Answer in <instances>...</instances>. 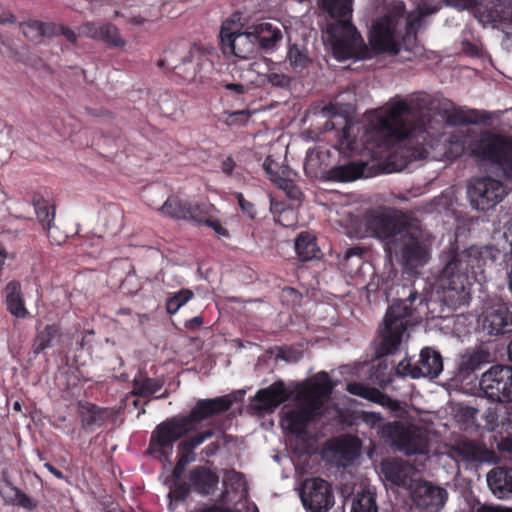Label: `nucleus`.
Listing matches in <instances>:
<instances>
[{"label": "nucleus", "instance_id": "nucleus-1", "mask_svg": "<svg viewBox=\"0 0 512 512\" xmlns=\"http://www.w3.org/2000/svg\"><path fill=\"white\" fill-rule=\"evenodd\" d=\"M433 102L427 96H417L410 100L398 99L387 109L375 113L369 120L368 128L362 130L361 138L354 134L361 128L347 122L341 131L338 148L343 153L362 154L365 150L372 154L375 145L371 140L381 139L383 146L404 158L397 169H402L415 160L429 155L443 125L434 120L430 110Z\"/></svg>", "mask_w": 512, "mask_h": 512}, {"label": "nucleus", "instance_id": "nucleus-2", "mask_svg": "<svg viewBox=\"0 0 512 512\" xmlns=\"http://www.w3.org/2000/svg\"><path fill=\"white\" fill-rule=\"evenodd\" d=\"M500 257L501 251L493 245L471 246L462 251L451 245L443 250L440 254L443 267L438 280L445 303L454 309L467 305L473 283L484 280L485 267L493 265Z\"/></svg>", "mask_w": 512, "mask_h": 512}, {"label": "nucleus", "instance_id": "nucleus-3", "mask_svg": "<svg viewBox=\"0 0 512 512\" xmlns=\"http://www.w3.org/2000/svg\"><path fill=\"white\" fill-rule=\"evenodd\" d=\"M245 390L207 399H199L187 415H176L159 423L152 431L147 453L158 460H167L173 453L175 443L199 425L227 412L234 403L241 402Z\"/></svg>", "mask_w": 512, "mask_h": 512}, {"label": "nucleus", "instance_id": "nucleus-4", "mask_svg": "<svg viewBox=\"0 0 512 512\" xmlns=\"http://www.w3.org/2000/svg\"><path fill=\"white\" fill-rule=\"evenodd\" d=\"M395 294L393 303L388 306L380 329V342L376 355L381 358L396 353L404 339L408 327L422 320L425 297L412 283L395 284L391 288Z\"/></svg>", "mask_w": 512, "mask_h": 512}, {"label": "nucleus", "instance_id": "nucleus-5", "mask_svg": "<svg viewBox=\"0 0 512 512\" xmlns=\"http://www.w3.org/2000/svg\"><path fill=\"white\" fill-rule=\"evenodd\" d=\"M354 0H318L319 8L330 21L326 23L325 32L331 45L333 56L337 60L351 58L365 59L368 48L352 23Z\"/></svg>", "mask_w": 512, "mask_h": 512}, {"label": "nucleus", "instance_id": "nucleus-6", "mask_svg": "<svg viewBox=\"0 0 512 512\" xmlns=\"http://www.w3.org/2000/svg\"><path fill=\"white\" fill-rule=\"evenodd\" d=\"M403 13L404 2L396 1L386 7L383 16L372 22L368 43L375 54L397 55L400 52L402 43L406 40L401 26Z\"/></svg>", "mask_w": 512, "mask_h": 512}, {"label": "nucleus", "instance_id": "nucleus-7", "mask_svg": "<svg viewBox=\"0 0 512 512\" xmlns=\"http://www.w3.org/2000/svg\"><path fill=\"white\" fill-rule=\"evenodd\" d=\"M470 153L476 160L496 166L512 181V136L484 132L470 144Z\"/></svg>", "mask_w": 512, "mask_h": 512}, {"label": "nucleus", "instance_id": "nucleus-8", "mask_svg": "<svg viewBox=\"0 0 512 512\" xmlns=\"http://www.w3.org/2000/svg\"><path fill=\"white\" fill-rule=\"evenodd\" d=\"M245 20L242 13L236 12L223 22L220 30L221 49L225 56L239 59H253L256 43V26L250 25L244 30Z\"/></svg>", "mask_w": 512, "mask_h": 512}, {"label": "nucleus", "instance_id": "nucleus-9", "mask_svg": "<svg viewBox=\"0 0 512 512\" xmlns=\"http://www.w3.org/2000/svg\"><path fill=\"white\" fill-rule=\"evenodd\" d=\"M393 246L395 253L400 256L401 264L409 271L423 267L430 259V246L422 232L412 226L398 238Z\"/></svg>", "mask_w": 512, "mask_h": 512}, {"label": "nucleus", "instance_id": "nucleus-10", "mask_svg": "<svg viewBox=\"0 0 512 512\" xmlns=\"http://www.w3.org/2000/svg\"><path fill=\"white\" fill-rule=\"evenodd\" d=\"M165 56L158 60L159 68H168L172 71L177 81H193L199 71V65L203 52L200 47L193 45L189 48L176 52L166 50Z\"/></svg>", "mask_w": 512, "mask_h": 512}, {"label": "nucleus", "instance_id": "nucleus-11", "mask_svg": "<svg viewBox=\"0 0 512 512\" xmlns=\"http://www.w3.org/2000/svg\"><path fill=\"white\" fill-rule=\"evenodd\" d=\"M479 386L485 397L494 403L512 402V366L494 365L484 372Z\"/></svg>", "mask_w": 512, "mask_h": 512}, {"label": "nucleus", "instance_id": "nucleus-12", "mask_svg": "<svg viewBox=\"0 0 512 512\" xmlns=\"http://www.w3.org/2000/svg\"><path fill=\"white\" fill-rule=\"evenodd\" d=\"M504 184L492 177H478L469 181L467 195L471 206L479 211L494 208L506 196Z\"/></svg>", "mask_w": 512, "mask_h": 512}, {"label": "nucleus", "instance_id": "nucleus-13", "mask_svg": "<svg viewBox=\"0 0 512 512\" xmlns=\"http://www.w3.org/2000/svg\"><path fill=\"white\" fill-rule=\"evenodd\" d=\"M384 429V435L391 440L400 452L406 455L426 452L427 438L417 426L394 421L388 422Z\"/></svg>", "mask_w": 512, "mask_h": 512}, {"label": "nucleus", "instance_id": "nucleus-14", "mask_svg": "<svg viewBox=\"0 0 512 512\" xmlns=\"http://www.w3.org/2000/svg\"><path fill=\"white\" fill-rule=\"evenodd\" d=\"M367 229L377 238L387 240V244L394 245L401 235L410 227V223L402 213L395 211L388 213L372 212L366 216Z\"/></svg>", "mask_w": 512, "mask_h": 512}, {"label": "nucleus", "instance_id": "nucleus-15", "mask_svg": "<svg viewBox=\"0 0 512 512\" xmlns=\"http://www.w3.org/2000/svg\"><path fill=\"white\" fill-rule=\"evenodd\" d=\"M443 370V359L441 354L430 348L425 347L420 351L419 359L412 362L410 358H404L398 363L395 371L400 376H409L412 379L418 378H436Z\"/></svg>", "mask_w": 512, "mask_h": 512}, {"label": "nucleus", "instance_id": "nucleus-16", "mask_svg": "<svg viewBox=\"0 0 512 512\" xmlns=\"http://www.w3.org/2000/svg\"><path fill=\"white\" fill-rule=\"evenodd\" d=\"M300 497L308 512H328L334 505L332 487L322 478L306 480L303 483Z\"/></svg>", "mask_w": 512, "mask_h": 512}, {"label": "nucleus", "instance_id": "nucleus-17", "mask_svg": "<svg viewBox=\"0 0 512 512\" xmlns=\"http://www.w3.org/2000/svg\"><path fill=\"white\" fill-rule=\"evenodd\" d=\"M295 408L284 407L281 425L289 433L301 439L307 435L308 425L320 414V410L303 402Z\"/></svg>", "mask_w": 512, "mask_h": 512}, {"label": "nucleus", "instance_id": "nucleus-18", "mask_svg": "<svg viewBox=\"0 0 512 512\" xmlns=\"http://www.w3.org/2000/svg\"><path fill=\"white\" fill-rule=\"evenodd\" d=\"M447 499L446 489L427 481L418 483L412 492V500L418 512H440Z\"/></svg>", "mask_w": 512, "mask_h": 512}, {"label": "nucleus", "instance_id": "nucleus-19", "mask_svg": "<svg viewBox=\"0 0 512 512\" xmlns=\"http://www.w3.org/2000/svg\"><path fill=\"white\" fill-rule=\"evenodd\" d=\"M186 478L187 498L192 492L203 497L211 496L218 489L219 476L207 466L197 465L192 467Z\"/></svg>", "mask_w": 512, "mask_h": 512}, {"label": "nucleus", "instance_id": "nucleus-20", "mask_svg": "<svg viewBox=\"0 0 512 512\" xmlns=\"http://www.w3.org/2000/svg\"><path fill=\"white\" fill-rule=\"evenodd\" d=\"M483 329L489 335L512 333V304L501 303L487 310Z\"/></svg>", "mask_w": 512, "mask_h": 512}, {"label": "nucleus", "instance_id": "nucleus-21", "mask_svg": "<svg viewBox=\"0 0 512 512\" xmlns=\"http://www.w3.org/2000/svg\"><path fill=\"white\" fill-rule=\"evenodd\" d=\"M490 353L488 351L479 349L473 350L472 352H466L463 354L456 367L454 380L457 383L467 384L471 383L475 379V371L480 369L484 364L490 362Z\"/></svg>", "mask_w": 512, "mask_h": 512}, {"label": "nucleus", "instance_id": "nucleus-22", "mask_svg": "<svg viewBox=\"0 0 512 512\" xmlns=\"http://www.w3.org/2000/svg\"><path fill=\"white\" fill-rule=\"evenodd\" d=\"M81 31L84 36L101 41L110 48H122L126 44L117 26L112 23L85 22Z\"/></svg>", "mask_w": 512, "mask_h": 512}, {"label": "nucleus", "instance_id": "nucleus-23", "mask_svg": "<svg viewBox=\"0 0 512 512\" xmlns=\"http://www.w3.org/2000/svg\"><path fill=\"white\" fill-rule=\"evenodd\" d=\"M334 389V384L327 372L318 373L314 381L304 387L298 394V399L321 410L324 397H328Z\"/></svg>", "mask_w": 512, "mask_h": 512}, {"label": "nucleus", "instance_id": "nucleus-24", "mask_svg": "<svg viewBox=\"0 0 512 512\" xmlns=\"http://www.w3.org/2000/svg\"><path fill=\"white\" fill-rule=\"evenodd\" d=\"M33 205L36 217L46 231L51 244L61 245L64 243L66 239L65 235L59 234L57 237L54 235L57 232V229L54 227L55 206L39 195L34 196Z\"/></svg>", "mask_w": 512, "mask_h": 512}, {"label": "nucleus", "instance_id": "nucleus-25", "mask_svg": "<svg viewBox=\"0 0 512 512\" xmlns=\"http://www.w3.org/2000/svg\"><path fill=\"white\" fill-rule=\"evenodd\" d=\"M439 112L450 126L478 124L488 119V117H484L483 113L479 110L456 108L450 101L442 102L439 107Z\"/></svg>", "mask_w": 512, "mask_h": 512}, {"label": "nucleus", "instance_id": "nucleus-26", "mask_svg": "<svg viewBox=\"0 0 512 512\" xmlns=\"http://www.w3.org/2000/svg\"><path fill=\"white\" fill-rule=\"evenodd\" d=\"M248 495L246 481L243 475L235 470L225 473L223 478V490L219 495L222 503H240Z\"/></svg>", "mask_w": 512, "mask_h": 512}, {"label": "nucleus", "instance_id": "nucleus-27", "mask_svg": "<svg viewBox=\"0 0 512 512\" xmlns=\"http://www.w3.org/2000/svg\"><path fill=\"white\" fill-rule=\"evenodd\" d=\"M366 166L363 161L336 165L325 171L324 178L331 182H352L364 176Z\"/></svg>", "mask_w": 512, "mask_h": 512}, {"label": "nucleus", "instance_id": "nucleus-28", "mask_svg": "<svg viewBox=\"0 0 512 512\" xmlns=\"http://www.w3.org/2000/svg\"><path fill=\"white\" fill-rule=\"evenodd\" d=\"M4 291L7 311L19 319L29 318L31 315L25 307L21 283L12 280L6 284Z\"/></svg>", "mask_w": 512, "mask_h": 512}, {"label": "nucleus", "instance_id": "nucleus-29", "mask_svg": "<svg viewBox=\"0 0 512 512\" xmlns=\"http://www.w3.org/2000/svg\"><path fill=\"white\" fill-rule=\"evenodd\" d=\"M384 478L392 485L406 487L411 476V467L400 459L384 460L380 466Z\"/></svg>", "mask_w": 512, "mask_h": 512}, {"label": "nucleus", "instance_id": "nucleus-30", "mask_svg": "<svg viewBox=\"0 0 512 512\" xmlns=\"http://www.w3.org/2000/svg\"><path fill=\"white\" fill-rule=\"evenodd\" d=\"M78 414L81 419V427L87 431L94 426H103L109 417V409L87 401H79Z\"/></svg>", "mask_w": 512, "mask_h": 512}, {"label": "nucleus", "instance_id": "nucleus-31", "mask_svg": "<svg viewBox=\"0 0 512 512\" xmlns=\"http://www.w3.org/2000/svg\"><path fill=\"white\" fill-rule=\"evenodd\" d=\"M487 483L497 497H508L512 494V469L494 468L487 475Z\"/></svg>", "mask_w": 512, "mask_h": 512}, {"label": "nucleus", "instance_id": "nucleus-32", "mask_svg": "<svg viewBox=\"0 0 512 512\" xmlns=\"http://www.w3.org/2000/svg\"><path fill=\"white\" fill-rule=\"evenodd\" d=\"M295 252L302 262L320 259L322 257L316 236L308 231H303L296 237Z\"/></svg>", "mask_w": 512, "mask_h": 512}, {"label": "nucleus", "instance_id": "nucleus-33", "mask_svg": "<svg viewBox=\"0 0 512 512\" xmlns=\"http://www.w3.org/2000/svg\"><path fill=\"white\" fill-rule=\"evenodd\" d=\"M165 381L159 378H150L144 370H139L132 380L131 395L150 397L164 386Z\"/></svg>", "mask_w": 512, "mask_h": 512}, {"label": "nucleus", "instance_id": "nucleus-34", "mask_svg": "<svg viewBox=\"0 0 512 512\" xmlns=\"http://www.w3.org/2000/svg\"><path fill=\"white\" fill-rule=\"evenodd\" d=\"M186 467L187 466H185V464L176 461V464L172 469L168 493V498L170 499V502H184L187 500V478H183Z\"/></svg>", "mask_w": 512, "mask_h": 512}, {"label": "nucleus", "instance_id": "nucleus-35", "mask_svg": "<svg viewBox=\"0 0 512 512\" xmlns=\"http://www.w3.org/2000/svg\"><path fill=\"white\" fill-rule=\"evenodd\" d=\"M62 337V329L58 324H48L39 330L33 340L34 354H40L44 350L54 346Z\"/></svg>", "mask_w": 512, "mask_h": 512}, {"label": "nucleus", "instance_id": "nucleus-36", "mask_svg": "<svg viewBox=\"0 0 512 512\" xmlns=\"http://www.w3.org/2000/svg\"><path fill=\"white\" fill-rule=\"evenodd\" d=\"M346 390L352 395L359 396L382 406H389L391 402V399L388 395L375 387H371L361 382L348 383Z\"/></svg>", "mask_w": 512, "mask_h": 512}, {"label": "nucleus", "instance_id": "nucleus-37", "mask_svg": "<svg viewBox=\"0 0 512 512\" xmlns=\"http://www.w3.org/2000/svg\"><path fill=\"white\" fill-rule=\"evenodd\" d=\"M281 29L270 22L258 24V48L272 51L282 41Z\"/></svg>", "mask_w": 512, "mask_h": 512}, {"label": "nucleus", "instance_id": "nucleus-38", "mask_svg": "<svg viewBox=\"0 0 512 512\" xmlns=\"http://www.w3.org/2000/svg\"><path fill=\"white\" fill-rule=\"evenodd\" d=\"M456 453L467 462H484L491 452L473 441H463L456 447Z\"/></svg>", "mask_w": 512, "mask_h": 512}, {"label": "nucleus", "instance_id": "nucleus-39", "mask_svg": "<svg viewBox=\"0 0 512 512\" xmlns=\"http://www.w3.org/2000/svg\"><path fill=\"white\" fill-rule=\"evenodd\" d=\"M51 26L52 22H42L39 20H30L28 22L19 24L23 35L27 39L35 42H40L44 37H53Z\"/></svg>", "mask_w": 512, "mask_h": 512}, {"label": "nucleus", "instance_id": "nucleus-40", "mask_svg": "<svg viewBox=\"0 0 512 512\" xmlns=\"http://www.w3.org/2000/svg\"><path fill=\"white\" fill-rule=\"evenodd\" d=\"M288 399L285 385L282 382H275L269 388L258 390V403H267L277 407Z\"/></svg>", "mask_w": 512, "mask_h": 512}, {"label": "nucleus", "instance_id": "nucleus-41", "mask_svg": "<svg viewBox=\"0 0 512 512\" xmlns=\"http://www.w3.org/2000/svg\"><path fill=\"white\" fill-rule=\"evenodd\" d=\"M213 436V429H207L185 438L177 446L178 454L188 457H196L194 450Z\"/></svg>", "mask_w": 512, "mask_h": 512}, {"label": "nucleus", "instance_id": "nucleus-42", "mask_svg": "<svg viewBox=\"0 0 512 512\" xmlns=\"http://www.w3.org/2000/svg\"><path fill=\"white\" fill-rule=\"evenodd\" d=\"M189 200L180 199L177 196H170L161 207V212L170 218L187 220Z\"/></svg>", "mask_w": 512, "mask_h": 512}, {"label": "nucleus", "instance_id": "nucleus-43", "mask_svg": "<svg viewBox=\"0 0 512 512\" xmlns=\"http://www.w3.org/2000/svg\"><path fill=\"white\" fill-rule=\"evenodd\" d=\"M428 16L425 12L418 10L416 7L415 11H411L410 13H406V7L404 6L403 13V35L405 39L410 38L412 35L416 36L417 31L421 25V22L424 17Z\"/></svg>", "mask_w": 512, "mask_h": 512}, {"label": "nucleus", "instance_id": "nucleus-44", "mask_svg": "<svg viewBox=\"0 0 512 512\" xmlns=\"http://www.w3.org/2000/svg\"><path fill=\"white\" fill-rule=\"evenodd\" d=\"M194 298V292L188 288H182L178 292L171 294L166 299L165 308L169 315L176 314L181 307Z\"/></svg>", "mask_w": 512, "mask_h": 512}, {"label": "nucleus", "instance_id": "nucleus-45", "mask_svg": "<svg viewBox=\"0 0 512 512\" xmlns=\"http://www.w3.org/2000/svg\"><path fill=\"white\" fill-rule=\"evenodd\" d=\"M215 210L214 205L209 202H193L189 201L188 212L190 216H187L188 221H193L198 224H203Z\"/></svg>", "mask_w": 512, "mask_h": 512}, {"label": "nucleus", "instance_id": "nucleus-46", "mask_svg": "<svg viewBox=\"0 0 512 512\" xmlns=\"http://www.w3.org/2000/svg\"><path fill=\"white\" fill-rule=\"evenodd\" d=\"M263 169L269 179L276 184L278 180L276 179L277 176L280 178H286L290 175V169L288 166L280 164L279 162L275 161L272 156H268L266 160L263 163Z\"/></svg>", "mask_w": 512, "mask_h": 512}, {"label": "nucleus", "instance_id": "nucleus-47", "mask_svg": "<svg viewBox=\"0 0 512 512\" xmlns=\"http://www.w3.org/2000/svg\"><path fill=\"white\" fill-rule=\"evenodd\" d=\"M275 359H281L288 363H296L302 358V352L298 349L288 346H275L268 350Z\"/></svg>", "mask_w": 512, "mask_h": 512}, {"label": "nucleus", "instance_id": "nucleus-48", "mask_svg": "<svg viewBox=\"0 0 512 512\" xmlns=\"http://www.w3.org/2000/svg\"><path fill=\"white\" fill-rule=\"evenodd\" d=\"M359 418L369 428L377 430V434L386 437L384 435V428L388 422H384V418L380 413L362 411Z\"/></svg>", "mask_w": 512, "mask_h": 512}, {"label": "nucleus", "instance_id": "nucleus-49", "mask_svg": "<svg viewBox=\"0 0 512 512\" xmlns=\"http://www.w3.org/2000/svg\"><path fill=\"white\" fill-rule=\"evenodd\" d=\"M351 512H378L375 498L370 493H362L353 501Z\"/></svg>", "mask_w": 512, "mask_h": 512}, {"label": "nucleus", "instance_id": "nucleus-50", "mask_svg": "<svg viewBox=\"0 0 512 512\" xmlns=\"http://www.w3.org/2000/svg\"><path fill=\"white\" fill-rule=\"evenodd\" d=\"M270 211L273 213L275 217V221L281 224L284 227L292 226V223H285L282 219L285 214H294V210L290 204H286L282 201H277L274 198L270 199Z\"/></svg>", "mask_w": 512, "mask_h": 512}, {"label": "nucleus", "instance_id": "nucleus-51", "mask_svg": "<svg viewBox=\"0 0 512 512\" xmlns=\"http://www.w3.org/2000/svg\"><path fill=\"white\" fill-rule=\"evenodd\" d=\"M288 59L294 69H304L310 61L307 52L304 49H300L296 44L289 48Z\"/></svg>", "mask_w": 512, "mask_h": 512}, {"label": "nucleus", "instance_id": "nucleus-52", "mask_svg": "<svg viewBox=\"0 0 512 512\" xmlns=\"http://www.w3.org/2000/svg\"><path fill=\"white\" fill-rule=\"evenodd\" d=\"M276 179L278 180V182L275 185H277L281 190H283L290 200L297 202L301 201L303 193L300 190V188L294 183V181L289 179V176H287L286 178H280L279 176H277Z\"/></svg>", "mask_w": 512, "mask_h": 512}, {"label": "nucleus", "instance_id": "nucleus-53", "mask_svg": "<svg viewBox=\"0 0 512 512\" xmlns=\"http://www.w3.org/2000/svg\"><path fill=\"white\" fill-rule=\"evenodd\" d=\"M251 116L252 112L248 109L238 110L230 113L225 112L222 117V122L227 126H242L249 121Z\"/></svg>", "mask_w": 512, "mask_h": 512}, {"label": "nucleus", "instance_id": "nucleus-54", "mask_svg": "<svg viewBox=\"0 0 512 512\" xmlns=\"http://www.w3.org/2000/svg\"><path fill=\"white\" fill-rule=\"evenodd\" d=\"M280 301L287 308H295L302 301V294L292 287H284L280 293Z\"/></svg>", "mask_w": 512, "mask_h": 512}, {"label": "nucleus", "instance_id": "nucleus-55", "mask_svg": "<svg viewBox=\"0 0 512 512\" xmlns=\"http://www.w3.org/2000/svg\"><path fill=\"white\" fill-rule=\"evenodd\" d=\"M11 492L13 493L11 499L16 505L30 511L34 510L37 507V502L29 495L24 493L22 490L16 487H12Z\"/></svg>", "mask_w": 512, "mask_h": 512}, {"label": "nucleus", "instance_id": "nucleus-56", "mask_svg": "<svg viewBox=\"0 0 512 512\" xmlns=\"http://www.w3.org/2000/svg\"><path fill=\"white\" fill-rule=\"evenodd\" d=\"M363 253L364 250L361 247H352L347 249L342 260V265L344 267H348L350 265V262H353L351 263V265H355L356 268L358 269L363 263Z\"/></svg>", "mask_w": 512, "mask_h": 512}, {"label": "nucleus", "instance_id": "nucleus-57", "mask_svg": "<svg viewBox=\"0 0 512 512\" xmlns=\"http://www.w3.org/2000/svg\"><path fill=\"white\" fill-rule=\"evenodd\" d=\"M51 32H53V36H63L71 44H76L78 40L77 34L70 27L62 24L52 22Z\"/></svg>", "mask_w": 512, "mask_h": 512}, {"label": "nucleus", "instance_id": "nucleus-58", "mask_svg": "<svg viewBox=\"0 0 512 512\" xmlns=\"http://www.w3.org/2000/svg\"><path fill=\"white\" fill-rule=\"evenodd\" d=\"M481 1L482 0H443L446 6L458 11L476 9L481 5Z\"/></svg>", "mask_w": 512, "mask_h": 512}, {"label": "nucleus", "instance_id": "nucleus-59", "mask_svg": "<svg viewBox=\"0 0 512 512\" xmlns=\"http://www.w3.org/2000/svg\"><path fill=\"white\" fill-rule=\"evenodd\" d=\"M415 2L418 10L425 12L427 15L436 13L444 4L443 0H415Z\"/></svg>", "mask_w": 512, "mask_h": 512}, {"label": "nucleus", "instance_id": "nucleus-60", "mask_svg": "<svg viewBox=\"0 0 512 512\" xmlns=\"http://www.w3.org/2000/svg\"><path fill=\"white\" fill-rule=\"evenodd\" d=\"M268 82L271 83L273 86L285 88L290 85L291 78L285 74L282 73H270L268 75H265Z\"/></svg>", "mask_w": 512, "mask_h": 512}, {"label": "nucleus", "instance_id": "nucleus-61", "mask_svg": "<svg viewBox=\"0 0 512 512\" xmlns=\"http://www.w3.org/2000/svg\"><path fill=\"white\" fill-rule=\"evenodd\" d=\"M221 445H222L221 439H217V440L209 443L200 452L202 459H206V458L215 456L219 452Z\"/></svg>", "mask_w": 512, "mask_h": 512}, {"label": "nucleus", "instance_id": "nucleus-62", "mask_svg": "<svg viewBox=\"0 0 512 512\" xmlns=\"http://www.w3.org/2000/svg\"><path fill=\"white\" fill-rule=\"evenodd\" d=\"M203 224L212 228L215 231V233H217L219 236H229L228 230L221 225L218 219L213 218L212 215L209 216Z\"/></svg>", "mask_w": 512, "mask_h": 512}, {"label": "nucleus", "instance_id": "nucleus-63", "mask_svg": "<svg viewBox=\"0 0 512 512\" xmlns=\"http://www.w3.org/2000/svg\"><path fill=\"white\" fill-rule=\"evenodd\" d=\"M236 198L238 200V204H239L241 210L244 213H246L249 217L254 218V214H253L254 205H253V203L245 200L243 194H241V193H237L236 194Z\"/></svg>", "mask_w": 512, "mask_h": 512}, {"label": "nucleus", "instance_id": "nucleus-64", "mask_svg": "<svg viewBox=\"0 0 512 512\" xmlns=\"http://www.w3.org/2000/svg\"><path fill=\"white\" fill-rule=\"evenodd\" d=\"M476 512H512V508L481 505L476 509Z\"/></svg>", "mask_w": 512, "mask_h": 512}]
</instances>
